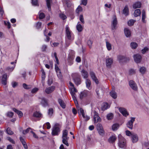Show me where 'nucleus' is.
Here are the masks:
<instances>
[{
    "mask_svg": "<svg viewBox=\"0 0 149 149\" xmlns=\"http://www.w3.org/2000/svg\"><path fill=\"white\" fill-rule=\"evenodd\" d=\"M113 63V60L112 58H109L106 60V66L108 68H110Z\"/></svg>",
    "mask_w": 149,
    "mask_h": 149,
    "instance_id": "13",
    "label": "nucleus"
},
{
    "mask_svg": "<svg viewBox=\"0 0 149 149\" xmlns=\"http://www.w3.org/2000/svg\"><path fill=\"white\" fill-rule=\"evenodd\" d=\"M60 132V128L57 126L55 125L52 128V134L53 136L57 135H58Z\"/></svg>",
    "mask_w": 149,
    "mask_h": 149,
    "instance_id": "4",
    "label": "nucleus"
},
{
    "mask_svg": "<svg viewBox=\"0 0 149 149\" xmlns=\"http://www.w3.org/2000/svg\"><path fill=\"white\" fill-rule=\"evenodd\" d=\"M118 23V21L115 15L113 16V20L111 22V29L112 31H114L117 29V25Z\"/></svg>",
    "mask_w": 149,
    "mask_h": 149,
    "instance_id": "2",
    "label": "nucleus"
},
{
    "mask_svg": "<svg viewBox=\"0 0 149 149\" xmlns=\"http://www.w3.org/2000/svg\"><path fill=\"white\" fill-rule=\"evenodd\" d=\"M79 22H78L76 26L77 29L79 32H81L83 29L82 26L80 24Z\"/></svg>",
    "mask_w": 149,
    "mask_h": 149,
    "instance_id": "26",
    "label": "nucleus"
},
{
    "mask_svg": "<svg viewBox=\"0 0 149 149\" xmlns=\"http://www.w3.org/2000/svg\"><path fill=\"white\" fill-rule=\"evenodd\" d=\"M81 73L84 78L86 79H88L89 76V74L87 71L84 69H83L81 70Z\"/></svg>",
    "mask_w": 149,
    "mask_h": 149,
    "instance_id": "12",
    "label": "nucleus"
},
{
    "mask_svg": "<svg viewBox=\"0 0 149 149\" xmlns=\"http://www.w3.org/2000/svg\"><path fill=\"white\" fill-rule=\"evenodd\" d=\"M118 145L121 148H124L125 146V140L120 135L118 136Z\"/></svg>",
    "mask_w": 149,
    "mask_h": 149,
    "instance_id": "1",
    "label": "nucleus"
},
{
    "mask_svg": "<svg viewBox=\"0 0 149 149\" xmlns=\"http://www.w3.org/2000/svg\"><path fill=\"white\" fill-rule=\"evenodd\" d=\"M142 21L144 22L145 23L146 21L145 20V19L146 17V13L145 11L143 10L142 11Z\"/></svg>",
    "mask_w": 149,
    "mask_h": 149,
    "instance_id": "28",
    "label": "nucleus"
},
{
    "mask_svg": "<svg viewBox=\"0 0 149 149\" xmlns=\"http://www.w3.org/2000/svg\"><path fill=\"white\" fill-rule=\"evenodd\" d=\"M65 32L67 37L69 40H71V33L68 26L65 27Z\"/></svg>",
    "mask_w": 149,
    "mask_h": 149,
    "instance_id": "11",
    "label": "nucleus"
},
{
    "mask_svg": "<svg viewBox=\"0 0 149 149\" xmlns=\"http://www.w3.org/2000/svg\"><path fill=\"white\" fill-rule=\"evenodd\" d=\"M4 24L6 25H7L8 26V29H9L10 27V23L9 22H4Z\"/></svg>",
    "mask_w": 149,
    "mask_h": 149,
    "instance_id": "58",
    "label": "nucleus"
},
{
    "mask_svg": "<svg viewBox=\"0 0 149 149\" xmlns=\"http://www.w3.org/2000/svg\"><path fill=\"white\" fill-rule=\"evenodd\" d=\"M7 79V74H5L3 75L1 79V83L2 84L4 85L6 84Z\"/></svg>",
    "mask_w": 149,
    "mask_h": 149,
    "instance_id": "15",
    "label": "nucleus"
},
{
    "mask_svg": "<svg viewBox=\"0 0 149 149\" xmlns=\"http://www.w3.org/2000/svg\"><path fill=\"white\" fill-rule=\"evenodd\" d=\"M132 140L133 143L137 142L138 140V137L137 135L136 134H134L132 135L131 136Z\"/></svg>",
    "mask_w": 149,
    "mask_h": 149,
    "instance_id": "16",
    "label": "nucleus"
},
{
    "mask_svg": "<svg viewBox=\"0 0 149 149\" xmlns=\"http://www.w3.org/2000/svg\"><path fill=\"white\" fill-rule=\"evenodd\" d=\"M119 110L120 112L125 117L129 115V113L127 110L125 108L122 107L120 108L119 109Z\"/></svg>",
    "mask_w": 149,
    "mask_h": 149,
    "instance_id": "10",
    "label": "nucleus"
},
{
    "mask_svg": "<svg viewBox=\"0 0 149 149\" xmlns=\"http://www.w3.org/2000/svg\"><path fill=\"white\" fill-rule=\"evenodd\" d=\"M14 113L12 112H8L6 113V116L8 117L12 118L13 116Z\"/></svg>",
    "mask_w": 149,
    "mask_h": 149,
    "instance_id": "46",
    "label": "nucleus"
},
{
    "mask_svg": "<svg viewBox=\"0 0 149 149\" xmlns=\"http://www.w3.org/2000/svg\"><path fill=\"white\" fill-rule=\"evenodd\" d=\"M20 140L23 146L24 145L26 144V141L22 137H20Z\"/></svg>",
    "mask_w": 149,
    "mask_h": 149,
    "instance_id": "49",
    "label": "nucleus"
},
{
    "mask_svg": "<svg viewBox=\"0 0 149 149\" xmlns=\"http://www.w3.org/2000/svg\"><path fill=\"white\" fill-rule=\"evenodd\" d=\"M6 131L8 134L10 135H12L13 133V132L11 130L10 128L9 127H8Z\"/></svg>",
    "mask_w": 149,
    "mask_h": 149,
    "instance_id": "47",
    "label": "nucleus"
},
{
    "mask_svg": "<svg viewBox=\"0 0 149 149\" xmlns=\"http://www.w3.org/2000/svg\"><path fill=\"white\" fill-rule=\"evenodd\" d=\"M135 22V21L133 20V19H131L129 20L128 22V25L130 26H131L133 25L134 22Z\"/></svg>",
    "mask_w": 149,
    "mask_h": 149,
    "instance_id": "44",
    "label": "nucleus"
},
{
    "mask_svg": "<svg viewBox=\"0 0 149 149\" xmlns=\"http://www.w3.org/2000/svg\"><path fill=\"white\" fill-rule=\"evenodd\" d=\"M113 117V114L112 113H110L108 114L107 115V118L108 120H111L112 119Z\"/></svg>",
    "mask_w": 149,
    "mask_h": 149,
    "instance_id": "43",
    "label": "nucleus"
},
{
    "mask_svg": "<svg viewBox=\"0 0 149 149\" xmlns=\"http://www.w3.org/2000/svg\"><path fill=\"white\" fill-rule=\"evenodd\" d=\"M91 94V93L88 91H84L81 93L79 97L82 100L84 97H86Z\"/></svg>",
    "mask_w": 149,
    "mask_h": 149,
    "instance_id": "7",
    "label": "nucleus"
},
{
    "mask_svg": "<svg viewBox=\"0 0 149 149\" xmlns=\"http://www.w3.org/2000/svg\"><path fill=\"white\" fill-rule=\"evenodd\" d=\"M139 70L141 74H143L145 73L146 69L145 67H142L140 68Z\"/></svg>",
    "mask_w": 149,
    "mask_h": 149,
    "instance_id": "36",
    "label": "nucleus"
},
{
    "mask_svg": "<svg viewBox=\"0 0 149 149\" xmlns=\"http://www.w3.org/2000/svg\"><path fill=\"white\" fill-rule=\"evenodd\" d=\"M96 92L97 95H102L103 93V91L102 88L99 87L96 89Z\"/></svg>",
    "mask_w": 149,
    "mask_h": 149,
    "instance_id": "24",
    "label": "nucleus"
},
{
    "mask_svg": "<svg viewBox=\"0 0 149 149\" xmlns=\"http://www.w3.org/2000/svg\"><path fill=\"white\" fill-rule=\"evenodd\" d=\"M31 129V128L30 127L28 128L26 130H23V131L22 133L24 134H26L28 133Z\"/></svg>",
    "mask_w": 149,
    "mask_h": 149,
    "instance_id": "48",
    "label": "nucleus"
},
{
    "mask_svg": "<svg viewBox=\"0 0 149 149\" xmlns=\"http://www.w3.org/2000/svg\"><path fill=\"white\" fill-rule=\"evenodd\" d=\"M59 78L61 79L62 78V74L61 70L58 72H56Z\"/></svg>",
    "mask_w": 149,
    "mask_h": 149,
    "instance_id": "54",
    "label": "nucleus"
},
{
    "mask_svg": "<svg viewBox=\"0 0 149 149\" xmlns=\"http://www.w3.org/2000/svg\"><path fill=\"white\" fill-rule=\"evenodd\" d=\"M54 110L52 108H50L48 110V115L51 117L52 116Z\"/></svg>",
    "mask_w": 149,
    "mask_h": 149,
    "instance_id": "41",
    "label": "nucleus"
},
{
    "mask_svg": "<svg viewBox=\"0 0 149 149\" xmlns=\"http://www.w3.org/2000/svg\"><path fill=\"white\" fill-rule=\"evenodd\" d=\"M55 87L54 86H52L46 88L45 91L47 94H49L52 93L55 89Z\"/></svg>",
    "mask_w": 149,
    "mask_h": 149,
    "instance_id": "14",
    "label": "nucleus"
},
{
    "mask_svg": "<svg viewBox=\"0 0 149 149\" xmlns=\"http://www.w3.org/2000/svg\"><path fill=\"white\" fill-rule=\"evenodd\" d=\"M68 131L67 130L63 131L62 138L66 139H69V137H68Z\"/></svg>",
    "mask_w": 149,
    "mask_h": 149,
    "instance_id": "20",
    "label": "nucleus"
},
{
    "mask_svg": "<svg viewBox=\"0 0 149 149\" xmlns=\"http://www.w3.org/2000/svg\"><path fill=\"white\" fill-rule=\"evenodd\" d=\"M141 6V3L139 2H137L134 4L133 7L134 8H140Z\"/></svg>",
    "mask_w": 149,
    "mask_h": 149,
    "instance_id": "31",
    "label": "nucleus"
},
{
    "mask_svg": "<svg viewBox=\"0 0 149 149\" xmlns=\"http://www.w3.org/2000/svg\"><path fill=\"white\" fill-rule=\"evenodd\" d=\"M42 116V114L39 112L36 111L34 112L33 116L36 118H40Z\"/></svg>",
    "mask_w": 149,
    "mask_h": 149,
    "instance_id": "30",
    "label": "nucleus"
},
{
    "mask_svg": "<svg viewBox=\"0 0 149 149\" xmlns=\"http://www.w3.org/2000/svg\"><path fill=\"white\" fill-rule=\"evenodd\" d=\"M41 104L44 107L46 106L48 104L47 100L44 98L42 100Z\"/></svg>",
    "mask_w": 149,
    "mask_h": 149,
    "instance_id": "32",
    "label": "nucleus"
},
{
    "mask_svg": "<svg viewBox=\"0 0 149 149\" xmlns=\"http://www.w3.org/2000/svg\"><path fill=\"white\" fill-rule=\"evenodd\" d=\"M141 13V10L140 9H138L135 10L134 15L135 17H137L138 16H139Z\"/></svg>",
    "mask_w": 149,
    "mask_h": 149,
    "instance_id": "29",
    "label": "nucleus"
},
{
    "mask_svg": "<svg viewBox=\"0 0 149 149\" xmlns=\"http://www.w3.org/2000/svg\"><path fill=\"white\" fill-rule=\"evenodd\" d=\"M129 8L127 6H126L123 10V13L125 15H128Z\"/></svg>",
    "mask_w": 149,
    "mask_h": 149,
    "instance_id": "25",
    "label": "nucleus"
},
{
    "mask_svg": "<svg viewBox=\"0 0 149 149\" xmlns=\"http://www.w3.org/2000/svg\"><path fill=\"white\" fill-rule=\"evenodd\" d=\"M94 121L95 123L100 122L101 119L97 114H95L94 116Z\"/></svg>",
    "mask_w": 149,
    "mask_h": 149,
    "instance_id": "17",
    "label": "nucleus"
},
{
    "mask_svg": "<svg viewBox=\"0 0 149 149\" xmlns=\"http://www.w3.org/2000/svg\"><path fill=\"white\" fill-rule=\"evenodd\" d=\"M68 139H62V142L65 145L67 146H69V144L68 142Z\"/></svg>",
    "mask_w": 149,
    "mask_h": 149,
    "instance_id": "45",
    "label": "nucleus"
},
{
    "mask_svg": "<svg viewBox=\"0 0 149 149\" xmlns=\"http://www.w3.org/2000/svg\"><path fill=\"white\" fill-rule=\"evenodd\" d=\"M130 86L131 88L135 91H138V87L136 83L133 80H130L129 82Z\"/></svg>",
    "mask_w": 149,
    "mask_h": 149,
    "instance_id": "5",
    "label": "nucleus"
},
{
    "mask_svg": "<svg viewBox=\"0 0 149 149\" xmlns=\"http://www.w3.org/2000/svg\"><path fill=\"white\" fill-rule=\"evenodd\" d=\"M60 17L63 20H64L66 18V15L63 14H61L60 15Z\"/></svg>",
    "mask_w": 149,
    "mask_h": 149,
    "instance_id": "53",
    "label": "nucleus"
},
{
    "mask_svg": "<svg viewBox=\"0 0 149 149\" xmlns=\"http://www.w3.org/2000/svg\"><path fill=\"white\" fill-rule=\"evenodd\" d=\"M148 50V48L147 47H145L142 49L141 50L142 53L144 54Z\"/></svg>",
    "mask_w": 149,
    "mask_h": 149,
    "instance_id": "59",
    "label": "nucleus"
},
{
    "mask_svg": "<svg viewBox=\"0 0 149 149\" xmlns=\"http://www.w3.org/2000/svg\"><path fill=\"white\" fill-rule=\"evenodd\" d=\"M65 3H66L67 7H69L71 6V3L70 1L67 0L65 1Z\"/></svg>",
    "mask_w": 149,
    "mask_h": 149,
    "instance_id": "61",
    "label": "nucleus"
},
{
    "mask_svg": "<svg viewBox=\"0 0 149 149\" xmlns=\"http://www.w3.org/2000/svg\"><path fill=\"white\" fill-rule=\"evenodd\" d=\"M51 1L52 0H46L47 6L49 11H50L51 10L50 2H51Z\"/></svg>",
    "mask_w": 149,
    "mask_h": 149,
    "instance_id": "39",
    "label": "nucleus"
},
{
    "mask_svg": "<svg viewBox=\"0 0 149 149\" xmlns=\"http://www.w3.org/2000/svg\"><path fill=\"white\" fill-rule=\"evenodd\" d=\"M116 139V137L115 136H112L109 137L108 139L109 142L113 143L115 142Z\"/></svg>",
    "mask_w": 149,
    "mask_h": 149,
    "instance_id": "22",
    "label": "nucleus"
},
{
    "mask_svg": "<svg viewBox=\"0 0 149 149\" xmlns=\"http://www.w3.org/2000/svg\"><path fill=\"white\" fill-rule=\"evenodd\" d=\"M119 127L118 124L115 123L113 124L112 127V129L113 131H116L118 130Z\"/></svg>",
    "mask_w": 149,
    "mask_h": 149,
    "instance_id": "27",
    "label": "nucleus"
},
{
    "mask_svg": "<svg viewBox=\"0 0 149 149\" xmlns=\"http://www.w3.org/2000/svg\"><path fill=\"white\" fill-rule=\"evenodd\" d=\"M134 58L135 62L138 63L141 62L142 57L139 54H136L134 56Z\"/></svg>",
    "mask_w": 149,
    "mask_h": 149,
    "instance_id": "9",
    "label": "nucleus"
},
{
    "mask_svg": "<svg viewBox=\"0 0 149 149\" xmlns=\"http://www.w3.org/2000/svg\"><path fill=\"white\" fill-rule=\"evenodd\" d=\"M86 84L87 87L88 89H89V88L90 87L91 85V82L90 80L88 79H86Z\"/></svg>",
    "mask_w": 149,
    "mask_h": 149,
    "instance_id": "34",
    "label": "nucleus"
},
{
    "mask_svg": "<svg viewBox=\"0 0 149 149\" xmlns=\"http://www.w3.org/2000/svg\"><path fill=\"white\" fill-rule=\"evenodd\" d=\"M106 47L107 49L109 50H110L111 49V46L110 43L108 42H106Z\"/></svg>",
    "mask_w": 149,
    "mask_h": 149,
    "instance_id": "42",
    "label": "nucleus"
},
{
    "mask_svg": "<svg viewBox=\"0 0 149 149\" xmlns=\"http://www.w3.org/2000/svg\"><path fill=\"white\" fill-rule=\"evenodd\" d=\"M82 10V8L80 6H79L76 10V12L77 13H79Z\"/></svg>",
    "mask_w": 149,
    "mask_h": 149,
    "instance_id": "51",
    "label": "nucleus"
},
{
    "mask_svg": "<svg viewBox=\"0 0 149 149\" xmlns=\"http://www.w3.org/2000/svg\"><path fill=\"white\" fill-rule=\"evenodd\" d=\"M78 111L79 113H80L81 114H82L83 118H85V115L84 112V111L83 109L82 108H80L79 109H78Z\"/></svg>",
    "mask_w": 149,
    "mask_h": 149,
    "instance_id": "37",
    "label": "nucleus"
},
{
    "mask_svg": "<svg viewBox=\"0 0 149 149\" xmlns=\"http://www.w3.org/2000/svg\"><path fill=\"white\" fill-rule=\"evenodd\" d=\"M135 118L131 117V120H129L126 124L127 127L131 130L133 129V123L135 120Z\"/></svg>",
    "mask_w": 149,
    "mask_h": 149,
    "instance_id": "6",
    "label": "nucleus"
},
{
    "mask_svg": "<svg viewBox=\"0 0 149 149\" xmlns=\"http://www.w3.org/2000/svg\"><path fill=\"white\" fill-rule=\"evenodd\" d=\"M74 80L75 84L77 85H78L81 83V81L80 77L79 76L74 78Z\"/></svg>",
    "mask_w": 149,
    "mask_h": 149,
    "instance_id": "19",
    "label": "nucleus"
},
{
    "mask_svg": "<svg viewBox=\"0 0 149 149\" xmlns=\"http://www.w3.org/2000/svg\"><path fill=\"white\" fill-rule=\"evenodd\" d=\"M125 132H126V135L128 136H130L131 135L132 136V134H131V132L129 131L128 130H127Z\"/></svg>",
    "mask_w": 149,
    "mask_h": 149,
    "instance_id": "64",
    "label": "nucleus"
},
{
    "mask_svg": "<svg viewBox=\"0 0 149 149\" xmlns=\"http://www.w3.org/2000/svg\"><path fill=\"white\" fill-rule=\"evenodd\" d=\"M131 47L133 49H136L137 47V44L135 42H132L130 44Z\"/></svg>",
    "mask_w": 149,
    "mask_h": 149,
    "instance_id": "35",
    "label": "nucleus"
},
{
    "mask_svg": "<svg viewBox=\"0 0 149 149\" xmlns=\"http://www.w3.org/2000/svg\"><path fill=\"white\" fill-rule=\"evenodd\" d=\"M110 95L111 97L114 99H116L117 97V95L116 92L114 91H111L110 92Z\"/></svg>",
    "mask_w": 149,
    "mask_h": 149,
    "instance_id": "33",
    "label": "nucleus"
},
{
    "mask_svg": "<svg viewBox=\"0 0 149 149\" xmlns=\"http://www.w3.org/2000/svg\"><path fill=\"white\" fill-rule=\"evenodd\" d=\"M88 45L89 46V48H91V45L92 44V41L91 40H88L87 42Z\"/></svg>",
    "mask_w": 149,
    "mask_h": 149,
    "instance_id": "63",
    "label": "nucleus"
},
{
    "mask_svg": "<svg viewBox=\"0 0 149 149\" xmlns=\"http://www.w3.org/2000/svg\"><path fill=\"white\" fill-rule=\"evenodd\" d=\"M90 74L93 80L94 81L96 84H98L99 83L98 80L96 77L95 73L93 71H91L90 72Z\"/></svg>",
    "mask_w": 149,
    "mask_h": 149,
    "instance_id": "8",
    "label": "nucleus"
},
{
    "mask_svg": "<svg viewBox=\"0 0 149 149\" xmlns=\"http://www.w3.org/2000/svg\"><path fill=\"white\" fill-rule=\"evenodd\" d=\"M79 20L83 24H84V18L83 17V15H80L79 17Z\"/></svg>",
    "mask_w": 149,
    "mask_h": 149,
    "instance_id": "50",
    "label": "nucleus"
},
{
    "mask_svg": "<svg viewBox=\"0 0 149 149\" xmlns=\"http://www.w3.org/2000/svg\"><path fill=\"white\" fill-rule=\"evenodd\" d=\"M55 68L56 72H58L61 70L58 68L57 64H55Z\"/></svg>",
    "mask_w": 149,
    "mask_h": 149,
    "instance_id": "60",
    "label": "nucleus"
},
{
    "mask_svg": "<svg viewBox=\"0 0 149 149\" xmlns=\"http://www.w3.org/2000/svg\"><path fill=\"white\" fill-rule=\"evenodd\" d=\"M59 104L60 106L63 108L64 109L65 107V105L63 101L61 99H59L58 100Z\"/></svg>",
    "mask_w": 149,
    "mask_h": 149,
    "instance_id": "23",
    "label": "nucleus"
},
{
    "mask_svg": "<svg viewBox=\"0 0 149 149\" xmlns=\"http://www.w3.org/2000/svg\"><path fill=\"white\" fill-rule=\"evenodd\" d=\"M38 90V88H33L31 91V93H35L37 92Z\"/></svg>",
    "mask_w": 149,
    "mask_h": 149,
    "instance_id": "57",
    "label": "nucleus"
},
{
    "mask_svg": "<svg viewBox=\"0 0 149 149\" xmlns=\"http://www.w3.org/2000/svg\"><path fill=\"white\" fill-rule=\"evenodd\" d=\"M45 17V14L43 13H40L39 14V18L40 19H42Z\"/></svg>",
    "mask_w": 149,
    "mask_h": 149,
    "instance_id": "52",
    "label": "nucleus"
},
{
    "mask_svg": "<svg viewBox=\"0 0 149 149\" xmlns=\"http://www.w3.org/2000/svg\"><path fill=\"white\" fill-rule=\"evenodd\" d=\"M13 110L18 115L19 118L23 116V114L21 111L15 108H13Z\"/></svg>",
    "mask_w": 149,
    "mask_h": 149,
    "instance_id": "18",
    "label": "nucleus"
},
{
    "mask_svg": "<svg viewBox=\"0 0 149 149\" xmlns=\"http://www.w3.org/2000/svg\"><path fill=\"white\" fill-rule=\"evenodd\" d=\"M32 4L34 6H37L38 5V1L37 0H32Z\"/></svg>",
    "mask_w": 149,
    "mask_h": 149,
    "instance_id": "55",
    "label": "nucleus"
},
{
    "mask_svg": "<svg viewBox=\"0 0 149 149\" xmlns=\"http://www.w3.org/2000/svg\"><path fill=\"white\" fill-rule=\"evenodd\" d=\"M15 66V65H14V67H12L11 68H10V67H8L6 69L7 70H8L9 71H10V72H12L14 69Z\"/></svg>",
    "mask_w": 149,
    "mask_h": 149,
    "instance_id": "56",
    "label": "nucleus"
},
{
    "mask_svg": "<svg viewBox=\"0 0 149 149\" xmlns=\"http://www.w3.org/2000/svg\"><path fill=\"white\" fill-rule=\"evenodd\" d=\"M97 128L99 134L102 136H103L104 134V131L101 124L98 123L97 125Z\"/></svg>",
    "mask_w": 149,
    "mask_h": 149,
    "instance_id": "3",
    "label": "nucleus"
},
{
    "mask_svg": "<svg viewBox=\"0 0 149 149\" xmlns=\"http://www.w3.org/2000/svg\"><path fill=\"white\" fill-rule=\"evenodd\" d=\"M109 107L108 104L107 103H104L102 107V110H104Z\"/></svg>",
    "mask_w": 149,
    "mask_h": 149,
    "instance_id": "40",
    "label": "nucleus"
},
{
    "mask_svg": "<svg viewBox=\"0 0 149 149\" xmlns=\"http://www.w3.org/2000/svg\"><path fill=\"white\" fill-rule=\"evenodd\" d=\"M47 46L46 45H42V51L44 52L45 51L46 48H47Z\"/></svg>",
    "mask_w": 149,
    "mask_h": 149,
    "instance_id": "62",
    "label": "nucleus"
},
{
    "mask_svg": "<svg viewBox=\"0 0 149 149\" xmlns=\"http://www.w3.org/2000/svg\"><path fill=\"white\" fill-rule=\"evenodd\" d=\"M124 33L127 37H130L131 35L130 30L128 28H125L124 29Z\"/></svg>",
    "mask_w": 149,
    "mask_h": 149,
    "instance_id": "21",
    "label": "nucleus"
},
{
    "mask_svg": "<svg viewBox=\"0 0 149 149\" xmlns=\"http://www.w3.org/2000/svg\"><path fill=\"white\" fill-rule=\"evenodd\" d=\"M23 86L24 88L26 89H29L31 88V86L30 85H27L25 83L23 84Z\"/></svg>",
    "mask_w": 149,
    "mask_h": 149,
    "instance_id": "38",
    "label": "nucleus"
}]
</instances>
